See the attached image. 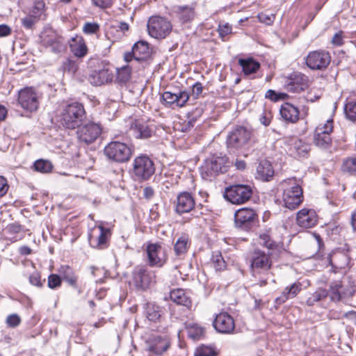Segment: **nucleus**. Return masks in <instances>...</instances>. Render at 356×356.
I'll return each mask as SVG.
<instances>
[{"label":"nucleus","instance_id":"22","mask_svg":"<svg viewBox=\"0 0 356 356\" xmlns=\"http://www.w3.org/2000/svg\"><path fill=\"white\" fill-rule=\"evenodd\" d=\"M147 254L148 264L151 266L161 267L166 261L163 248L157 243H152L147 245Z\"/></svg>","mask_w":356,"mask_h":356},{"label":"nucleus","instance_id":"44","mask_svg":"<svg viewBox=\"0 0 356 356\" xmlns=\"http://www.w3.org/2000/svg\"><path fill=\"white\" fill-rule=\"evenodd\" d=\"M45 3L43 0H34V5L31 13L35 18H39L44 13Z\"/></svg>","mask_w":356,"mask_h":356},{"label":"nucleus","instance_id":"6","mask_svg":"<svg viewBox=\"0 0 356 356\" xmlns=\"http://www.w3.org/2000/svg\"><path fill=\"white\" fill-rule=\"evenodd\" d=\"M252 195V188L248 184H236L225 188V198L234 204L247 202Z\"/></svg>","mask_w":356,"mask_h":356},{"label":"nucleus","instance_id":"23","mask_svg":"<svg viewBox=\"0 0 356 356\" xmlns=\"http://www.w3.org/2000/svg\"><path fill=\"white\" fill-rule=\"evenodd\" d=\"M195 202L191 193L184 191L179 193L177 197L175 211L181 214L188 213L195 207Z\"/></svg>","mask_w":356,"mask_h":356},{"label":"nucleus","instance_id":"45","mask_svg":"<svg viewBox=\"0 0 356 356\" xmlns=\"http://www.w3.org/2000/svg\"><path fill=\"white\" fill-rule=\"evenodd\" d=\"M288 95L284 92H277L273 90L269 89L265 94V97L273 102H278L280 100H284L288 98Z\"/></svg>","mask_w":356,"mask_h":356},{"label":"nucleus","instance_id":"13","mask_svg":"<svg viewBox=\"0 0 356 356\" xmlns=\"http://www.w3.org/2000/svg\"><path fill=\"white\" fill-rule=\"evenodd\" d=\"M331 61L329 52L324 50L313 51L305 58V63L313 70H323L327 68Z\"/></svg>","mask_w":356,"mask_h":356},{"label":"nucleus","instance_id":"50","mask_svg":"<svg viewBox=\"0 0 356 356\" xmlns=\"http://www.w3.org/2000/svg\"><path fill=\"white\" fill-rule=\"evenodd\" d=\"M341 285L340 284H334L331 285L330 290V297L332 301H339L341 300Z\"/></svg>","mask_w":356,"mask_h":356},{"label":"nucleus","instance_id":"49","mask_svg":"<svg viewBox=\"0 0 356 356\" xmlns=\"http://www.w3.org/2000/svg\"><path fill=\"white\" fill-rule=\"evenodd\" d=\"M341 168L344 172H356V157H350L344 160Z\"/></svg>","mask_w":356,"mask_h":356},{"label":"nucleus","instance_id":"53","mask_svg":"<svg viewBox=\"0 0 356 356\" xmlns=\"http://www.w3.org/2000/svg\"><path fill=\"white\" fill-rule=\"evenodd\" d=\"M203 113V108L202 107H197L193 111L188 115V125L191 127L194 126V123L197 118H200Z\"/></svg>","mask_w":356,"mask_h":356},{"label":"nucleus","instance_id":"63","mask_svg":"<svg viewBox=\"0 0 356 356\" xmlns=\"http://www.w3.org/2000/svg\"><path fill=\"white\" fill-rule=\"evenodd\" d=\"M203 90V87L201 83L196 82L193 84L192 88V95L195 98H198L200 95L202 94Z\"/></svg>","mask_w":356,"mask_h":356},{"label":"nucleus","instance_id":"51","mask_svg":"<svg viewBox=\"0 0 356 356\" xmlns=\"http://www.w3.org/2000/svg\"><path fill=\"white\" fill-rule=\"evenodd\" d=\"M6 323L10 327H16L21 323V318L16 314H13L7 316Z\"/></svg>","mask_w":356,"mask_h":356},{"label":"nucleus","instance_id":"48","mask_svg":"<svg viewBox=\"0 0 356 356\" xmlns=\"http://www.w3.org/2000/svg\"><path fill=\"white\" fill-rule=\"evenodd\" d=\"M258 243L264 246L270 250L274 248L275 246V242L270 238V236L267 233H262L259 234Z\"/></svg>","mask_w":356,"mask_h":356},{"label":"nucleus","instance_id":"14","mask_svg":"<svg viewBox=\"0 0 356 356\" xmlns=\"http://www.w3.org/2000/svg\"><path fill=\"white\" fill-rule=\"evenodd\" d=\"M251 138V131L243 127H237L233 129L227 139L228 147L240 149L249 142Z\"/></svg>","mask_w":356,"mask_h":356},{"label":"nucleus","instance_id":"21","mask_svg":"<svg viewBox=\"0 0 356 356\" xmlns=\"http://www.w3.org/2000/svg\"><path fill=\"white\" fill-rule=\"evenodd\" d=\"M162 99L165 104L175 107L184 106L189 99V94L185 90H179L177 92L165 91L162 95Z\"/></svg>","mask_w":356,"mask_h":356},{"label":"nucleus","instance_id":"8","mask_svg":"<svg viewBox=\"0 0 356 356\" xmlns=\"http://www.w3.org/2000/svg\"><path fill=\"white\" fill-rule=\"evenodd\" d=\"M250 261L252 273L254 277L261 273H268L272 266L270 254L259 249H255L251 253Z\"/></svg>","mask_w":356,"mask_h":356},{"label":"nucleus","instance_id":"56","mask_svg":"<svg viewBox=\"0 0 356 356\" xmlns=\"http://www.w3.org/2000/svg\"><path fill=\"white\" fill-rule=\"evenodd\" d=\"M63 68L65 72L73 74L77 70V65L74 61L68 59L63 63Z\"/></svg>","mask_w":356,"mask_h":356},{"label":"nucleus","instance_id":"32","mask_svg":"<svg viewBox=\"0 0 356 356\" xmlns=\"http://www.w3.org/2000/svg\"><path fill=\"white\" fill-rule=\"evenodd\" d=\"M328 260L330 264L336 269L345 268L349 262V258L346 254L338 251L329 255Z\"/></svg>","mask_w":356,"mask_h":356},{"label":"nucleus","instance_id":"54","mask_svg":"<svg viewBox=\"0 0 356 356\" xmlns=\"http://www.w3.org/2000/svg\"><path fill=\"white\" fill-rule=\"evenodd\" d=\"M61 284L60 277L56 274H51L48 277V286L50 289H56Z\"/></svg>","mask_w":356,"mask_h":356},{"label":"nucleus","instance_id":"20","mask_svg":"<svg viewBox=\"0 0 356 356\" xmlns=\"http://www.w3.org/2000/svg\"><path fill=\"white\" fill-rule=\"evenodd\" d=\"M110 236V230L99 225L94 228L90 234L88 240L90 245L98 249H104L107 246V241Z\"/></svg>","mask_w":356,"mask_h":356},{"label":"nucleus","instance_id":"60","mask_svg":"<svg viewBox=\"0 0 356 356\" xmlns=\"http://www.w3.org/2000/svg\"><path fill=\"white\" fill-rule=\"evenodd\" d=\"M29 282L36 286H41L42 285V283L40 280V275L38 273H32L29 277Z\"/></svg>","mask_w":356,"mask_h":356},{"label":"nucleus","instance_id":"38","mask_svg":"<svg viewBox=\"0 0 356 356\" xmlns=\"http://www.w3.org/2000/svg\"><path fill=\"white\" fill-rule=\"evenodd\" d=\"M190 246L188 237L186 235L180 236L176 241L174 250L176 255L181 256L186 253Z\"/></svg>","mask_w":356,"mask_h":356},{"label":"nucleus","instance_id":"19","mask_svg":"<svg viewBox=\"0 0 356 356\" xmlns=\"http://www.w3.org/2000/svg\"><path fill=\"white\" fill-rule=\"evenodd\" d=\"M146 349L152 355H161L170 347V339L168 337H152L146 342Z\"/></svg>","mask_w":356,"mask_h":356},{"label":"nucleus","instance_id":"9","mask_svg":"<svg viewBox=\"0 0 356 356\" xmlns=\"http://www.w3.org/2000/svg\"><path fill=\"white\" fill-rule=\"evenodd\" d=\"M40 39L42 45L49 48L55 54L61 53L66 48L64 38L51 29L43 31L40 34Z\"/></svg>","mask_w":356,"mask_h":356},{"label":"nucleus","instance_id":"57","mask_svg":"<svg viewBox=\"0 0 356 356\" xmlns=\"http://www.w3.org/2000/svg\"><path fill=\"white\" fill-rule=\"evenodd\" d=\"M99 29V26L97 23L87 22L83 27V31L86 34L95 33Z\"/></svg>","mask_w":356,"mask_h":356},{"label":"nucleus","instance_id":"42","mask_svg":"<svg viewBox=\"0 0 356 356\" xmlns=\"http://www.w3.org/2000/svg\"><path fill=\"white\" fill-rule=\"evenodd\" d=\"M131 70L129 66H124L118 70L117 80L120 83H127L131 78Z\"/></svg>","mask_w":356,"mask_h":356},{"label":"nucleus","instance_id":"29","mask_svg":"<svg viewBox=\"0 0 356 356\" xmlns=\"http://www.w3.org/2000/svg\"><path fill=\"white\" fill-rule=\"evenodd\" d=\"M301 289L302 284L300 282L293 283L284 288L281 295L275 299V302L279 305L284 303L287 300L295 298Z\"/></svg>","mask_w":356,"mask_h":356},{"label":"nucleus","instance_id":"25","mask_svg":"<svg viewBox=\"0 0 356 356\" xmlns=\"http://www.w3.org/2000/svg\"><path fill=\"white\" fill-rule=\"evenodd\" d=\"M296 220L300 227L309 228L316 225L317 216L314 210L302 209L298 212Z\"/></svg>","mask_w":356,"mask_h":356},{"label":"nucleus","instance_id":"39","mask_svg":"<svg viewBox=\"0 0 356 356\" xmlns=\"http://www.w3.org/2000/svg\"><path fill=\"white\" fill-rule=\"evenodd\" d=\"M329 295V292L323 288H318L314 293L310 294L306 301L308 306H313L315 303L324 300Z\"/></svg>","mask_w":356,"mask_h":356},{"label":"nucleus","instance_id":"17","mask_svg":"<svg viewBox=\"0 0 356 356\" xmlns=\"http://www.w3.org/2000/svg\"><path fill=\"white\" fill-rule=\"evenodd\" d=\"M257 218L256 212L250 208H241L234 214V222L236 227L244 229H249Z\"/></svg>","mask_w":356,"mask_h":356},{"label":"nucleus","instance_id":"43","mask_svg":"<svg viewBox=\"0 0 356 356\" xmlns=\"http://www.w3.org/2000/svg\"><path fill=\"white\" fill-rule=\"evenodd\" d=\"M211 263L216 270H222L225 268V261L219 252H213L211 257Z\"/></svg>","mask_w":356,"mask_h":356},{"label":"nucleus","instance_id":"37","mask_svg":"<svg viewBox=\"0 0 356 356\" xmlns=\"http://www.w3.org/2000/svg\"><path fill=\"white\" fill-rule=\"evenodd\" d=\"M161 308L154 302L147 304L145 314L147 318L151 321H156L161 316Z\"/></svg>","mask_w":356,"mask_h":356},{"label":"nucleus","instance_id":"5","mask_svg":"<svg viewBox=\"0 0 356 356\" xmlns=\"http://www.w3.org/2000/svg\"><path fill=\"white\" fill-rule=\"evenodd\" d=\"M41 94L33 87H25L18 92L17 103L25 111L34 112L38 110Z\"/></svg>","mask_w":356,"mask_h":356},{"label":"nucleus","instance_id":"24","mask_svg":"<svg viewBox=\"0 0 356 356\" xmlns=\"http://www.w3.org/2000/svg\"><path fill=\"white\" fill-rule=\"evenodd\" d=\"M288 152L293 157H305L309 151V145L297 138H292L287 143Z\"/></svg>","mask_w":356,"mask_h":356},{"label":"nucleus","instance_id":"26","mask_svg":"<svg viewBox=\"0 0 356 356\" xmlns=\"http://www.w3.org/2000/svg\"><path fill=\"white\" fill-rule=\"evenodd\" d=\"M112 79L113 74L108 69L95 70L92 72L88 76L90 83L95 86L108 83L111 81Z\"/></svg>","mask_w":356,"mask_h":356},{"label":"nucleus","instance_id":"40","mask_svg":"<svg viewBox=\"0 0 356 356\" xmlns=\"http://www.w3.org/2000/svg\"><path fill=\"white\" fill-rule=\"evenodd\" d=\"M132 48L134 54L141 57V60L145 59L149 55V46L146 42L138 41L135 43Z\"/></svg>","mask_w":356,"mask_h":356},{"label":"nucleus","instance_id":"30","mask_svg":"<svg viewBox=\"0 0 356 356\" xmlns=\"http://www.w3.org/2000/svg\"><path fill=\"white\" fill-rule=\"evenodd\" d=\"M281 117L287 122H296L299 119V109L293 104L286 102L280 109Z\"/></svg>","mask_w":356,"mask_h":356},{"label":"nucleus","instance_id":"36","mask_svg":"<svg viewBox=\"0 0 356 356\" xmlns=\"http://www.w3.org/2000/svg\"><path fill=\"white\" fill-rule=\"evenodd\" d=\"M238 63L246 75L256 72L260 67L259 63L252 58L239 59Z\"/></svg>","mask_w":356,"mask_h":356},{"label":"nucleus","instance_id":"58","mask_svg":"<svg viewBox=\"0 0 356 356\" xmlns=\"http://www.w3.org/2000/svg\"><path fill=\"white\" fill-rule=\"evenodd\" d=\"M36 19L37 18H35L31 13L30 15L26 16L22 19V23L23 26L27 29H32L33 25L36 22Z\"/></svg>","mask_w":356,"mask_h":356},{"label":"nucleus","instance_id":"4","mask_svg":"<svg viewBox=\"0 0 356 356\" xmlns=\"http://www.w3.org/2000/svg\"><path fill=\"white\" fill-rule=\"evenodd\" d=\"M104 154L110 160L118 163H123L129 160L132 152L129 146L124 142L115 140L104 147Z\"/></svg>","mask_w":356,"mask_h":356},{"label":"nucleus","instance_id":"27","mask_svg":"<svg viewBox=\"0 0 356 356\" xmlns=\"http://www.w3.org/2000/svg\"><path fill=\"white\" fill-rule=\"evenodd\" d=\"M274 172L270 162L267 160H262L257 166L256 178L264 181H268L273 177Z\"/></svg>","mask_w":356,"mask_h":356},{"label":"nucleus","instance_id":"59","mask_svg":"<svg viewBox=\"0 0 356 356\" xmlns=\"http://www.w3.org/2000/svg\"><path fill=\"white\" fill-rule=\"evenodd\" d=\"M272 117V113L270 111H264L259 118V121L264 126H268L270 123Z\"/></svg>","mask_w":356,"mask_h":356},{"label":"nucleus","instance_id":"28","mask_svg":"<svg viewBox=\"0 0 356 356\" xmlns=\"http://www.w3.org/2000/svg\"><path fill=\"white\" fill-rule=\"evenodd\" d=\"M130 131L136 138H148L152 136L153 129L146 122L136 120L131 125Z\"/></svg>","mask_w":356,"mask_h":356},{"label":"nucleus","instance_id":"52","mask_svg":"<svg viewBox=\"0 0 356 356\" xmlns=\"http://www.w3.org/2000/svg\"><path fill=\"white\" fill-rule=\"evenodd\" d=\"M216 353L214 350L208 346L199 347L195 353V356H215Z\"/></svg>","mask_w":356,"mask_h":356},{"label":"nucleus","instance_id":"15","mask_svg":"<svg viewBox=\"0 0 356 356\" xmlns=\"http://www.w3.org/2000/svg\"><path fill=\"white\" fill-rule=\"evenodd\" d=\"M154 273L144 266H136L132 273L133 284L139 289H146L154 282Z\"/></svg>","mask_w":356,"mask_h":356},{"label":"nucleus","instance_id":"11","mask_svg":"<svg viewBox=\"0 0 356 356\" xmlns=\"http://www.w3.org/2000/svg\"><path fill=\"white\" fill-rule=\"evenodd\" d=\"M333 130V120H327L325 123L319 124L315 129L314 135V144L323 149L330 147L332 140L330 134Z\"/></svg>","mask_w":356,"mask_h":356},{"label":"nucleus","instance_id":"35","mask_svg":"<svg viewBox=\"0 0 356 356\" xmlns=\"http://www.w3.org/2000/svg\"><path fill=\"white\" fill-rule=\"evenodd\" d=\"M58 272L63 280L72 286H76L77 277L71 267L69 266H62L59 268Z\"/></svg>","mask_w":356,"mask_h":356},{"label":"nucleus","instance_id":"7","mask_svg":"<svg viewBox=\"0 0 356 356\" xmlns=\"http://www.w3.org/2000/svg\"><path fill=\"white\" fill-rule=\"evenodd\" d=\"M147 26L149 35L156 39L166 38L172 31L171 23L167 19L159 16L151 17Z\"/></svg>","mask_w":356,"mask_h":356},{"label":"nucleus","instance_id":"33","mask_svg":"<svg viewBox=\"0 0 356 356\" xmlns=\"http://www.w3.org/2000/svg\"><path fill=\"white\" fill-rule=\"evenodd\" d=\"M170 299L175 303L187 307H191V300L188 293L182 289H175L170 291Z\"/></svg>","mask_w":356,"mask_h":356},{"label":"nucleus","instance_id":"47","mask_svg":"<svg viewBox=\"0 0 356 356\" xmlns=\"http://www.w3.org/2000/svg\"><path fill=\"white\" fill-rule=\"evenodd\" d=\"M344 111L348 119L356 121V102H350L345 105Z\"/></svg>","mask_w":356,"mask_h":356},{"label":"nucleus","instance_id":"16","mask_svg":"<svg viewBox=\"0 0 356 356\" xmlns=\"http://www.w3.org/2000/svg\"><path fill=\"white\" fill-rule=\"evenodd\" d=\"M102 128L98 124L88 123L80 127L77 131V138L80 143L90 144L101 134Z\"/></svg>","mask_w":356,"mask_h":356},{"label":"nucleus","instance_id":"31","mask_svg":"<svg viewBox=\"0 0 356 356\" xmlns=\"http://www.w3.org/2000/svg\"><path fill=\"white\" fill-rule=\"evenodd\" d=\"M70 47L73 54L79 58L86 56L88 51L84 40L81 36L72 38L70 42Z\"/></svg>","mask_w":356,"mask_h":356},{"label":"nucleus","instance_id":"34","mask_svg":"<svg viewBox=\"0 0 356 356\" xmlns=\"http://www.w3.org/2000/svg\"><path fill=\"white\" fill-rule=\"evenodd\" d=\"M176 13L182 23L191 22L195 19L196 15L195 6L193 5L179 6L176 8Z\"/></svg>","mask_w":356,"mask_h":356},{"label":"nucleus","instance_id":"2","mask_svg":"<svg viewBox=\"0 0 356 356\" xmlns=\"http://www.w3.org/2000/svg\"><path fill=\"white\" fill-rule=\"evenodd\" d=\"M60 123L66 129H74L78 127L86 118L83 106L78 102H73L65 106L60 115Z\"/></svg>","mask_w":356,"mask_h":356},{"label":"nucleus","instance_id":"10","mask_svg":"<svg viewBox=\"0 0 356 356\" xmlns=\"http://www.w3.org/2000/svg\"><path fill=\"white\" fill-rule=\"evenodd\" d=\"M308 86V77L300 72H294L284 78V88L289 92L300 93L307 90Z\"/></svg>","mask_w":356,"mask_h":356},{"label":"nucleus","instance_id":"46","mask_svg":"<svg viewBox=\"0 0 356 356\" xmlns=\"http://www.w3.org/2000/svg\"><path fill=\"white\" fill-rule=\"evenodd\" d=\"M188 335L193 340H198L203 334V329L197 325H191L187 328Z\"/></svg>","mask_w":356,"mask_h":356},{"label":"nucleus","instance_id":"55","mask_svg":"<svg viewBox=\"0 0 356 356\" xmlns=\"http://www.w3.org/2000/svg\"><path fill=\"white\" fill-rule=\"evenodd\" d=\"M275 18L274 14H268L266 13H261L258 15V19L259 22L264 23L267 25H270L273 23Z\"/></svg>","mask_w":356,"mask_h":356},{"label":"nucleus","instance_id":"1","mask_svg":"<svg viewBox=\"0 0 356 356\" xmlns=\"http://www.w3.org/2000/svg\"><path fill=\"white\" fill-rule=\"evenodd\" d=\"M278 187L282 192V201L284 207L293 210L302 202V189L296 178L282 180Z\"/></svg>","mask_w":356,"mask_h":356},{"label":"nucleus","instance_id":"18","mask_svg":"<svg viewBox=\"0 0 356 356\" xmlns=\"http://www.w3.org/2000/svg\"><path fill=\"white\" fill-rule=\"evenodd\" d=\"M213 325L218 332L222 334H232L235 328L234 318L227 312L217 314Z\"/></svg>","mask_w":356,"mask_h":356},{"label":"nucleus","instance_id":"64","mask_svg":"<svg viewBox=\"0 0 356 356\" xmlns=\"http://www.w3.org/2000/svg\"><path fill=\"white\" fill-rule=\"evenodd\" d=\"M8 188L7 180L3 177L0 176V197H3L6 194Z\"/></svg>","mask_w":356,"mask_h":356},{"label":"nucleus","instance_id":"61","mask_svg":"<svg viewBox=\"0 0 356 356\" xmlns=\"http://www.w3.org/2000/svg\"><path fill=\"white\" fill-rule=\"evenodd\" d=\"M218 32L221 38H224L232 32V26L228 24L219 25Z\"/></svg>","mask_w":356,"mask_h":356},{"label":"nucleus","instance_id":"41","mask_svg":"<svg viewBox=\"0 0 356 356\" xmlns=\"http://www.w3.org/2000/svg\"><path fill=\"white\" fill-rule=\"evenodd\" d=\"M33 166L36 171L42 173L50 172L53 168L50 161L43 159L37 160L34 163Z\"/></svg>","mask_w":356,"mask_h":356},{"label":"nucleus","instance_id":"62","mask_svg":"<svg viewBox=\"0 0 356 356\" xmlns=\"http://www.w3.org/2000/svg\"><path fill=\"white\" fill-rule=\"evenodd\" d=\"M21 232H22L21 225L16 224V223L9 225L6 229V232L8 234H19Z\"/></svg>","mask_w":356,"mask_h":356},{"label":"nucleus","instance_id":"12","mask_svg":"<svg viewBox=\"0 0 356 356\" xmlns=\"http://www.w3.org/2000/svg\"><path fill=\"white\" fill-rule=\"evenodd\" d=\"M155 171L153 161L147 156H140L134 162V173L138 180L148 179Z\"/></svg>","mask_w":356,"mask_h":356},{"label":"nucleus","instance_id":"3","mask_svg":"<svg viewBox=\"0 0 356 356\" xmlns=\"http://www.w3.org/2000/svg\"><path fill=\"white\" fill-rule=\"evenodd\" d=\"M232 163L226 156H213L207 159L201 167V175L204 179H211L212 177L227 172Z\"/></svg>","mask_w":356,"mask_h":356}]
</instances>
